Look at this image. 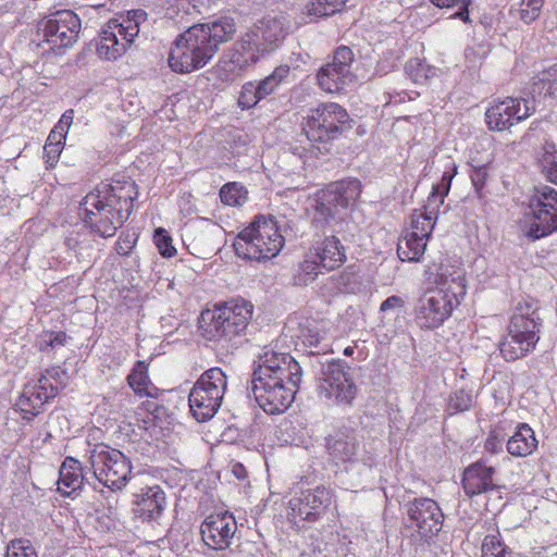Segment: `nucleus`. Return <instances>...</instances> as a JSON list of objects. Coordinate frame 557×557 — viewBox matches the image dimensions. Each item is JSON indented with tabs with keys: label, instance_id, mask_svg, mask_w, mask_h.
Here are the masks:
<instances>
[{
	"label": "nucleus",
	"instance_id": "f257e3e1",
	"mask_svg": "<svg viewBox=\"0 0 557 557\" xmlns=\"http://www.w3.org/2000/svg\"><path fill=\"white\" fill-rule=\"evenodd\" d=\"M138 196V185L131 178L101 182L79 202L81 219L91 233L113 237L132 215Z\"/></svg>",
	"mask_w": 557,
	"mask_h": 557
},
{
	"label": "nucleus",
	"instance_id": "f03ea898",
	"mask_svg": "<svg viewBox=\"0 0 557 557\" xmlns=\"http://www.w3.org/2000/svg\"><path fill=\"white\" fill-rule=\"evenodd\" d=\"M301 380L302 369L290 354L264 350L253 369L255 399L268 414L284 413L295 401Z\"/></svg>",
	"mask_w": 557,
	"mask_h": 557
},
{
	"label": "nucleus",
	"instance_id": "7ed1b4c3",
	"mask_svg": "<svg viewBox=\"0 0 557 557\" xmlns=\"http://www.w3.org/2000/svg\"><path fill=\"white\" fill-rule=\"evenodd\" d=\"M436 288L425 290L414 306V320L421 329L441 326L466 295L463 275L448 268H441L435 278Z\"/></svg>",
	"mask_w": 557,
	"mask_h": 557
},
{
	"label": "nucleus",
	"instance_id": "20e7f679",
	"mask_svg": "<svg viewBox=\"0 0 557 557\" xmlns=\"http://www.w3.org/2000/svg\"><path fill=\"white\" fill-rule=\"evenodd\" d=\"M285 246L277 221L271 215L258 214L235 237L233 247L237 257L267 262L280 255Z\"/></svg>",
	"mask_w": 557,
	"mask_h": 557
},
{
	"label": "nucleus",
	"instance_id": "39448f33",
	"mask_svg": "<svg viewBox=\"0 0 557 557\" xmlns=\"http://www.w3.org/2000/svg\"><path fill=\"white\" fill-rule=\"evenodd\" d=\"M541 329L542 319L537 308L530 302L519 304L511 315L507 334L498 343L502 357L511 362L533 351L540 341Z\"/></svg>",
	"mask_w": 557,
	"mask_h": 557
},
{
	"label": "nucleus",
	"instance_id": "423d86ee",
	"mask_svg": "<svg viewBox=\"0 0 557 557\" xmlns=\"http://www.w3.org/2000/svg\"><path fill=\"white\" fill-rule=\"evenodd\" d=\"M65 377V370L60 366H52L38 380L27 382L14 404V410L21 414L22 420L29 423L41 414L45 406L63 387Z\"/></svg>",
	"mask_w": 557,
	"mask_h": 557
},
{
	"label": "nucleus",
	"instance_id": "0eeeda50",
	"mask_svg": "<svg viewBox=\"0 0 557 557\" xmlns=\"http://www.w3.org/2000/svg\"><path fill=\"white\" fill-rule=\"evenodd\" d=\"M253 314L251 302L237 298L215 305L206 329L209 339L232 342L247 330Z\"/></svg>",
	"mask_w": 557,
	"mask_h": 557
},
{
	"label": "nucleus",
	"instance_id": "6e6552de",
	"mask_svg": "<svg viewBox=\"0 0 557 557\" xmlns=\"http://www.w3.org/2000/svg\"><path fill=\"white\" fill-rule=\"evenodd\" d=\"M214 55L212 46L208 45L205 35L194 25L175 39L168 63L173 72L187 74L202 69Z\"/></svg>",
	"mask_w": 557,
	"mask_h": 557
},
{
	"label": "nucleus",
	"instance_id": "1a4fd4ad",
	"mask_svg": "<svg viewBox=\"0 0 557 557\" xmlns=\"http://www.w3.org/2000/svg\"><path fill=\"white\" fill-rule=\"evenodd\" d=\"M146 15L141 10H134L125 16L110 20L99 35L98 55L106 60H116L125 54L138 36L139 25Z\"/></svg>",
	"mask_w": 557,
	"mask_h": 557
},
{
	"label": "nucleus",
	"instance_id": "9d476101",
	"mask_svg": "<svg viewBox=\"0 0 557 557\" xmlns=\"http://www.w3.org/2000/svg\"><path fill=\"white\" fill-rule=\"evenodd\" d=\"M346 110L337 103H322L311 109L304 117L301 126L307 139L319 150H327L326 145L339 138L344 132Z\"/></svg>",
	"mask_w": 557,
	"mask_h": 557
},
{
	"label": "nucleus",
	"instance_id": "9b49d317",
	"mask_svg": "<svg viewBox=\"0 0 557 557\" xmlns=\"http://www.w3.org/2000/svg\"><path fill=\"white\" fill-rule=\"evenodd\" d=\"M226 386V375L221 368H211L200 375L188 396L190 412L197 421H208L218 412Z\"/></svg>",
	"mask_w": 557,
	"mask_h": 557
},
{
	"label": "nucleus",
	"instance_id": "f8f14e48",
	"mask_svg": "<svg viewBox=\"0 0 557 557\" xmlns=\"http://www.w3.org/2000/svg\"><path fill=\"white\" fill-rule=\"evenodd\" d=\"M89 463L95 478L111 491H121L132 478L129 458L108 445H95L90 450Z\"/></svg>",
	"mask_w": 557,
	"mask_h": 557
},
{
	"label": "nucleus",
	"instance_id": "ddd939ff",
	"mask_svg": "<svg viewBox=\"0 0 557 557\" xmlns=\"http://www.w3.org/2000/svg\"><path fill=\"white\" fill-rule=\"evenodd\" d=\"M530 221L524 232L531 240L557 231V189L548 185L534 187L529 198Z\"/></svg>",
	"mask_w": 557,
	"mask_h": 557
},
{
	"label": "nucleus",
	"instance_id": "4468645a",
	"mask_svg": "<svg viewBox=\"0 0 557 557\" xmlns=\"http://www.w3.org/2000/svg\"><path fill=\"white\" fill-rule=\"evenodd\" d=\"M81 32V18L71 10H62L51 14L40 22L38 35L42 42L49 46L48 50L61 53L64 48L72 47Z\"/></svg>",
	"mask_w": 557,
	"mask_h": 557
},
{
	"label": "nucleus",
	"instance_id": "2eb2a0df",
	"mask_svg": "<svg viewBox=\"0 0 557 557\" xmlns=\"http://www.w3.org/2000/svg\"><path fill=\"white\" fill-rule=\"evenodd\" d=\"M534 112V100L522 97H506L491 103L485 111V121L490 131L503 132L527 120Z\"/></svg>",
	"mask_w": 557,
	"mask_h": 557
},
{
	"label": "nucleus",
	"instance_id": "dca6fc26",
	"mask_svg": "<svg viewBox=\"0 0 557 557\" xmlns=\"http://www.w3.org/2000/svg\"><path fill=\"white\" fill-rule=\"evenodd\" d=\"M409 527L421 537L437 535L443 528L444 513L438 504L429 497H414L404 505Z\"/></svg>",
	"mask_w": 557,
	"mask_h": 557
},
{
	"label": "nucleus",
	"instance_id": "f3484780",
	"mask_svg": "<svg viewBox=\"0 0 557 557\" xmlns=\"http://www.w3.org/2000/svg\"><path fill=\"white\" fill-rule=\"evenodd\" d=\"M332 500V492L324 486L305 490L289 500V515L295 523L317 522L326 513Z\"/></svg>",
	"mask_w": 557,
	"mask_h": 557
},
{
	"label": "nucleus",
	"instance_id": "a211bd4d",
	"mask_svg": "<svg viewBox=\"0 0 557 557\" xmlns=\"http://www.w3.org/2000/svg\"><path fill=\"white\" fill-rule=\"evenodd\" d=\"M237 522L230 511L210 513L200 525L203 543L214 550H224L232 544Z\"/></svg>",
	"mask_w": 557,
	"mask_h": 557
},
{
	"label": "nucleus",
	"instance_id": "6ab92c4d",
	"mask_svg": "<svg viewBox=\"0 0 557 557\" xmlns=\"http://www.w3.org/2000/svg\"><path fill=\"white\" fill-rule=\"evenodd\" d=\"M323 374L318 387L319 398L329 406L346 403L348 399V373L345 362L330 361Z\"/></svg>",
	"mask_w": 557,
	"mask_h": 557
},
{
	"label": "nucleus",
	"instance_id": "aec40b11",
	"mask_svg": "<svg viewBox=\"0 0 557 557\" xmlns=\"http://www.w3.org/2000/svg\"><path fill=\"white\" fill-rule=\"evenodd\" d=\"M321 89L330 94H344L348 85V48L341 46L333 61L320 69L317 75Z\"/></svg>",
	"mask_w": 557,
	"mask_h": 557
},
{
	"label": "nucleus",
	"instance_id": "412c9836",
	"mask_svg": "<svg viewBox=\"0 0 557 557\" xmlns=\"http://www.w3.org/2000/svg\"><path fill=\"white\" fill-rule=\"evenodd\" d=\"M166 504V494L160 485L145 486L134 494L133 511L143 521H156L162 516Z\"/></svg>",
	"mask_w": 557,
	"mask_h": 557
},
{
	"label": "nucleus",
	"instance_id": "4be33fe9",
	"mask_svg": "<svg viewBox=\"0 0 557 557\" xmlns=\"http://www.w3.org/2000/svg\"><path fill=\"white\" fill-rule=\"evenodd\" d=\"M494 474L495 468L487 466L484 459L467 467L461 480L466 495L474 497L495 490Z\"/></svg>",
	"mask_w": 557,
	"mask_h": 557
},
{
	"label": "nucleus",
	"instance_id": "5701e85b",
	"mask_svg": "<svg viewBox=\"0 0 557 557\" xmlns=\"http://www.w3.org/2000/svg\"><path fill=\"white\" fill-rule=\"evenodd\" d=\"M348 186L344 182L329 184L319 190L314 198V211L322 220L333 218L339 208L348 205Z\"/></svg>",
	"mask_w": 557,
	"mask_h": 557
},
{
	"label": "nucleus",
	"instance_id": "b1692460",
	"mask_svg": "<svg viewBox=\"0 0 557 557\" xmlns=\"http://www.w3.org/2000/svg\"><path fill=\"white\" fill-rule=\"evenodd\" d=\"M149 361H136L126 376V382L136 396L157 399L161 392L149 376Z\"/></svg>",
	"mask_w": 557,
	"mask_h": 557
},
{
	"label": "nucleus",
	"instance_id": "393cba45",
	"mask_svg": "<svg viewBox=\"0 0 557 557\" xmlns=\"http://www.w3.org/2000/svg\"><path fill=\"white\" fill-rule=\"evenodd\" d=\"M261 58H263L262 54L247 39L240 36L231 50L230 59L226 62L227 70L236 75H240L253 66Z\"/></svg>",
	"mask_w": 557,
	"mask_h": 557
},
{
	"label": "nucleus",
	"instance_id": "a878e982",
	"mask_svg": "<svg viewBox=\"0 0 557 557\" xmlns=\"http://www.w3.org/2000/svg\"><path fill=\"white\" fill-rule=\"evenodd\" d=\"M199 33L205 35L208 45L212 46L216 54L219 46L233 39L236 33V25L232 17H220L212 23L197 24Z\"/></svg>",
	"mask_w": 557,
	"mask_h": 557
},
{
	"label": "nucleus",
	"instance_id": "bb28decb",
	"mask_svg": "<svg viewBox=\"0 0 557 557\" xmlns=\"http://www.w3.org/2000/svg\"><path fill=\"white\" fill-rule=\"evenodd\" d=\"M537 440L532 428L519 423L513 434L508 438L507 451L513 457H528L537 448Z\"/></svg>",
	"mask_w": 557,
	"mask_h": 557
},
{
	"label": "nucleus",
	"instance_id": "cd10ccee",
	"mask_svg": "<svg viewBox=\"0 0 557 557\" xmlns=\"http://www.w3.org/2000/svg\"><path fill=\"white\" fill-rule=\"evenodd\" d=\"M83 481L82 463L73 457H66L59 470V491L65 495H71L82 487Z\"/></svg>",
	"mask_w": 557,
	"mask_h": 557
},
{
	"label": "nucleus",
	"instance_id": "c85d7f7f",
	"mask_svg": "<svg viewBox=\"0 0 557 557\" xmlns=\"http://www.w3.org/2000/svg\"><path fill=\"white\" fill-rule=\"evenodd\" d=\"M314 257L320 261L323 269L331 271L337 269L345 260V247L335 236L326 237L314 248Z\"/></svg>",
	"mask_w": 557,
	"mask_h": 557
},
{
	"label": "nucleus",
	"instance_id": "c756f323",
	"mask_svg": "<svg viewBox=\"0 0 557 557\" xmlns=\"http://www.w3.org/2000/svg\"><path fill=\"white\" fill-rule=\"evenodd\" d=\"M530 100H557V64L543 70L533 77Z\"/></svg>",
	"mask_w": 557,
	"mask_h": 557
},
{
	"label": "nucleus",
	"instance_id": "7c9ffc66",
	"mask_svg": "<svg viewBox=\"0 0 557 557\" xmlns=\"http://www.w3.org/2000/svg\"><path fill=\"white\" fill-rule=\"evenodd\" d=\"M428 240L417 235V232H406L397 245V255L401 261L419 262L426 249Z\"/></svg>",
	"mask_w": 557,
	"mask_h": 557
},
{
	"label": "nucleus",
	"instance_id": "2f4dec72",
	"mask_svg": "<svg viewBox=\"0 0 557 557\" xmlns=\"http://www.w3.org/2000/svg\"><path fill=\"white\" fill-rule=\"evenodd\" d=\"M264 41L276 50L285 37V23L282 16H268L257 23Z\"/></svg>",
	"mask_w": 557,
	"mask_h": 557
},
{
	"label": "nucleus",
	"instance_id": "473e14b6",
	"mask_svg": "<svg viewBox=\"0 0 557 557\" xmlns=\"http://www.w3.org/2000/svg\"><path fill=\"white\" fill-rule=\"evenodd\" d=\"M405 73L414 84L425 85L432 77L436 76L437 69L422 59L413 58L406 62Z\"/></svg>",
	"mask_w": 557,
	"mask_h": 557
},
{
	"label": "nucleus",
	"instance_id": "72a5a7b5",
	"mask_svg": "<svg viewBox=\"0 0 557 557\" xmlns=\"http://www.w3.org/2000/svg\"><path fill=\"white\" fill-rule=\"evenodd\" d=\"M347 0H311L306 4L305 14L315 21L339 12Z\"/></svg>",
	"mask_w": 557,
	"mask_h": 557
},
{
	"label": "nucleus",
	"instance_id": "f704fd0d",
	"mask_svg": "<svg viewBox=\"0 0 557 557\" xmlns=\"http://www.w3.org/2000/svg\"><path fill=\"white\" fill-rule=\"evenodd\" d=\"M219 196L224 206L242 207L248 200V189L239 182H228L220 188Z\"/></svg>",
	"mask_w": 557,
	"mask_h": 557
},
{
	"label": "nucleus",
	"instance_id": "c9c22d12",
	"mask_svg": "<svg viewBox=\"0 0 557 557\" xmlns=\"http://www.w3.org/2000/svg\"><path fill=\"white\" fill-rule=\"evenodd\" d=\"M431 210L414 214L411 221V228L408 232H417V235L426 239L431 237L432 231L436 224L437 211L435 205Z\"/></svg>",
	"mask_w": 557,
	"mask_h": 557
},
{
	"label": "nucleus",
	"instance_id": "e433bc0d",
	"mask_svg": "<svg viewBox=\"0 0 557 557\" xmlns=\"http://www.w3.org/2000/svg\"><path fill=\"white\" fill-rule=\"evenodd\" d=\"M290 73V67L286 64L276 66L273 72L265 78L261 79L257 86L259 96L264 99L272 95L280 85L287 78Z\"/></svg>",
	"mask_w": 557,
	"mask_h": 557
},
{
	"label": "nucleus",
	"instance_id": "4c0bfd02",
	"mask_svg": "<svg viewBox=\"0 0 557 557\" xmlns=\"http://www.w3.org/2000/svg\"><path fill=\"white\" fill-rule=\"evenodd\" d=\"M542 174L557 185V150L554 145H545L539 158Z\"/></svg>",
	"mask_w": 557,
	"mask_h": 557
},
{
	"label": "nucleus",
	"instance_id": "58836bf2",
	"mask_svg": "<svg viewBox=\"0 0 557 557\" xmlns=\"http://www.w3.org/2000/svg\"><path fill=\"white\" fill-rule=\"evenodd\" d=\"M326 448L335 465L345 463L348 457V443L344 433L329 435Z\"/></svg>",
	"mask_w": 557,
	"mask_h": 557
},
{
	"label": "nucleus",
	"instance_id": "ea45409f",
	"mask_svg": "<svg viewBox=\"0 0 557 557\" xmlns=\"http://www.w3.org/2000/svg\"><path fill=\"white\" fill-rule=\"evenodd\" d=\"M456 174L457 165L453 163V172H444L441 185L432 187V191L428 197L429 207L435 205L436 209H438L444 203V199L449 193L451 181Z\"/></svg>",
	"mask_w": 557,
	"mask_h": 557
},
{
	"label": "nucleus",
	"instance_id": "a19ab883",
	"mask_svg": "<svg viewBox=\"0 0 557 557\" xmlns=\"http://www.w3.org/2000/svg\"><path fill=\"white\" fill-rule=\"evenodd\" d=\"M320 268H322L320 261L314 258H310L309 256L299 263L297 273L295 274V284L297 285H308L313 282L319 272Z\"/></svg>",
	"mask_w": 557,
	"mask_h": 557
},
{
	"label": "nucleus",
	"instance_id": "79ce46f5",
	"mask_svg": "<svg viewBox=\"0 0 557 557\" xmlns=\"http://www.w3.org/2000/svg\"><path fill=\"white\" fill-rule=\"evenodd\" d=\"M544 0H521L519 8L511 9L510 14L530 24L540 16Z\"/></svg>",
	"mask_w": 557,
	"mask_h": 557
},
{
	"label": "nucleus",
	"instance_id": "37998d69",
	"mask_svg": "<svg viewBox=\"0 0 557 557\" xmlns=\"http://www.w3.org/2000/svg\"><path fill=\"white\" fill-rule=\"evenodd\" d=\"M139 239V233L134 230H125L120 233L114 243V251L120 257H129L135 250Z\"/></svg>",
	"mask_w": 557,
	"mask_h": 557
},
{
	"label": "nucleus",
	"instance_id": "c03bdc74",
	"mask_svg": "<svg viewBox=\"0 0 557 557\" xmlns=\"http://www.w3.org/2000/svg\"><path fill=\"white\" fill-rule=\"evenodd\" d=\"M473 404V395L470 389H456L449 397L448 410L450 414L469 410Z\"/></svg>",
	"mask_w": 557,
	"mask_h": 557
},
{
	"label": "nucleus",
	"instance_id": "a18cd8bd",
	"mask_svg": "<svg viewBox=\"0 0 557 557\" xmlns=\"http://www.w3.org/2000/svg\"><path fill=\"white\" fill-rule=\"evenodd\" d=\"M153 243L163 258H172L176 255L177 250L173 245V238L170 233L163 228L158 227L153 233Z\"/></svg>",
	"mask_w": 557,
	"mask_h": 557
},
{
	"label": "nucleus",
	"instance_id": "49530a36",
	"mask_svg": "<svg viewBox=\"0 0 557 557\" xmlns=\"http://www.w3.org/2000/svg\"><path fill=\"white\" fill-rule=\"evenodd\" d=\"M5 557H38L29 540L14 539L7 545Z\"/></svg>",
	"mask_w": 557,
	"mask_h": 557
},
{
	"label": "nucleus",
	"instance_id": "de8ad7c7",
	"mask_svg": "<svg viewBox=\"0 0 557 557\" xmlns=\"http://www.w3.org/2000/svg\"><path fill=\"white\" fill-rule=\"evenodd\" d=\"M262 98L259 96L257 86L249 82L243 85L237 99L238 107L243 110L253 108Z\"/></svg>",
	"mask_w": 557,
	"mask_h": 557
},
{
	"label": "nucleus",
	"instance_id": "09e8293b",
	"mask_svg": "<svg viewBox=\"0 0 557 557\" xmlns=\"http://www.w3.org/2000/svg\"><path fill=\"white\" fill-rule=\"evenodd\" d=\"M245 39L252 45L257 51H259L262 57H265L268 53L274 51L270 45L264 41V37L260 34L257 24L250 27L247 32L242 35Z\"/></svg>",
	"mask_w": 557,
	"mask_h": 557
},
{
	"label": "nucleus",
	"instance_id": "8fccbe9b",
	"mask_svg": "<svg viewBox=\"0 0 557 557\" xmlns=\"http://www.w3.org/2000/svg\"><path fill=\"white\" fill-rule=\"evenodd\" d=\"M430 2L438 8L458 7L459 10L454 14V16L465 22L469 20L468 7L470 4V0H430Z\"/></svg>",
	"mask_w": 557,
	"mask_h": 557
},
{
	"label": "nucleus",
	"instance_id": "3c124183",
	"mask_svg": "<svg viewBox=\"0 0 557 557\" xmlns=\"http://www.w3.org/2000/svg\"><path fill=\"white\" fill-rule=\"evenodd\" d=\"M470 178L476 191H480L486 183L488 170L486 164H470Z\"/></svg>",
	"mask_w": 557,
	"mask_h": 557
},
{
	"label": "nucleus",
	"instance_id": "603ef678",
	"mask_svg": "<svg viewBox=\"0 0 557 557\" xmlns=\"http://www.w3.org/2000/svg\"><path fill=\"white\" fill-rule=\"evenodd\" d=\"M63 148V146H57L55 144L51 143L45 144L44 161L47 170H52L57 166Z\"/></svg>",
	"mask_w": 557,
	"mask_h": 557
},
{
	"label": "nucleus",
	"instance_id": "864d4df0",
	"mask_svg": "<svg viewBox=\"0 0 557 557\" xmlns=\"http://www.w3.org/2000/svg\"><path fill=\"white\" fill-rule=\"evenodd\" d=\"M45 335L48 336V339H45L41 344L39 349L45 350L46 348H55L60 346H64L67 343V335L63 331L54 332V331H48L45 332Z\"/></svg>",
	"mask_w": 557,
	"mask_h": 557
},
{
	"label": "nucleus",
	"instance_id": "5fc2aeb1",
	"mask_svg": "<svg viewBox=\"0 0 557 557\" xmlns=\"http://www.w3.org/2000/svg\"><path fill=\"white\" fill-rule=\"evenodd\" d=\"M74 120V110L69 109L66 110L58 121V123L54 125V127L51 129L52 132H57L58 135L63 136L66 138V135L69 133V129L73 123Z\"/></svg>",
	"mask_w": 557,
	"mask_h": 557
},
{
	"label": "nucleus",
	"instance_id": "6e6d98bb",
	"mask_svg": "<svg viewBox=\"0 0 557 557\" xmlns=\"http://www.w3.org/2000/svg\"><path fill=\"white\" fill-rule=\"evenodd\" d=\"M405 301L401 297L393 295L387 297L380 306L382 313L395 312L404 307Z\"/></svg>",
	"mask_w": 557,
	"mask_h": 557
},
{
	"label": "nucleus",
	"instance_id": "4d7b16f0",
	"mask_svg": "<svg viewBox=\"0 0 557 557\" xmlns=\"http://www.w3.org/2000/svg\"><path fill=\"white\" fill-rule=\"evenodd\" d=\"M504 441L499 438L495 432H491L485 441L484 448L487 453L496 455L503 451Z\"/></svg>",
	"mask_w": 557,
	"mask_h": 557
},
{
	"label": "nucleus",
	"instance_id": "13d9d810",
	"mask_svg": "<svg viewBox=\"0 0 557 557\" xmlns=\"http://www.w3.org/2000/svg\"><path fill=\"white\" fill-rule=\"evenodd\" d=\"M308 333V335L302 333V342L309 346H317L320 343V334L318 332L311 333L310 331Z\"/></svg>",
	"mask_w": 557,
	"mask_h": 557
},
{
	"label": "nucleus",
	"instance_id": "bf43d9fd",
	"mask_svg": "<svg viewBox=\"0 0 557 557\" xmlns=\"http://www.w3.org/2000/svg\"><path fill=\"white\" fill-rule=\"evenodd\" d=\"M417 96H419L418 92H414V96L412 97L411 95H409L407 91H401V92H396L395 95V99H393V96L391 95L389 96V102H395V103H398V102H405L406 99L408 100H412L414 99Z\"/></svg>",
	"mask_w": 557,
	"mask_h": 557
},
{
	"label": "nucleus",
	"instance_id": "052dcab7",
	"mask_svg": "<svg viewBox=\"0 0 557 557\" xmlns=\"http://www.w3.org/2000/svg\"><path fill=\"white\" fill-rule=\"evenodd\" d=\"M46 143H51V144H55L57 146L64 147L65 138L61 135H58L57 132L51 131L48 135Z\"/></svg>",
	"mask_w": 557,
	"mask_h": 557
},
{
	"label": "nucleus",
	"instance_id": "680f3d73",
	"mask_svg": "<svg viewBox=\"0 0 557 557\" xmlns=\"http://www.w3.org/2000/svg\"><path fill=\"white\" fill-rule=\"evenodd\" d=\"M362 184L357 178H350V198L356 195L357 197L361 194Z\"/></svg>",
	"mask_w": 557,
	"mask_h": 557
},
{
	"label": "nucleus",
	"instance_id": "e2e57ef3",
	"mask_svg": "<svg viewBox=\"0 0 557 557\" xmlns=\"http://www.w3.org/2000/svg\"><path fill=\"white\" fill-rule=\"evenodd\" d=\"M492 557H513V556H512V552L509 549V550H506L500 554L493 553Z\"/></svg>",
	"mask_w": 557,
	"mask_h": 557
},
{
	"label": "nucleus",
	"instance_id": "0e129e2a",
	"mask_svg": "<svg viewBox=\"0 0 557 557\" xmlns=\"http://www.w3.org/2000/svg\"><path fill=\"white\" fill-rule=\"evenodd\" d=\"M357 133H358V135H362L364 133V129L363 128L361 129L360 126H359L357 128Z\"/></svg>",
	"mask_w": 557,
	"mask_h": 557
},
{
	"label": "nucleus",
	"instance_id": "69168bd1",
	"mask_svg": "<svg viewBox=\"0 0 557 557\" xmlns=\"http://www.w3.org/2000/svg\"><path fill=\"white\" fill-rule=\"evenodd\" d=\"M343 352L345 356H348V347H346Z\"/></svg>",
	"mask_w": 557,
	"mask_h": 557
},
{
	"label": "nucleus",
	"instance_id": "338daca9",
	"mask_svg": "<svg viewBox=\"0 0 557 557\" xmlns=\"http://www.w3.org/2000/svg\"><path fill=\"white\" fill-rule=\"evenodd\" d=\"M354 387H355V386L352 385V383H350V385H349L350 391H351Z\"/></svg>",
	"mask_w": 557,
	"mask_h": 557
}]
</instances>
